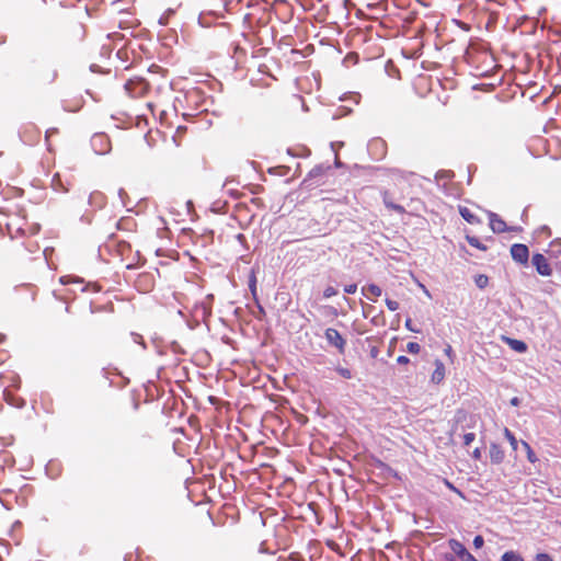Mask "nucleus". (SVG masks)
I'll return each mask as SVG.
<instances>
[{"label": "nucleus", "instance_id": "1", "mask_svg": "<svg viewBox=\"0 0 561 561\" xmlns=\"http://www.w3.org/2000/svg\"><path fill=\"white\" fill-rule=\"evenodd\" d=\"M124 89L126 93L134 99L144 98L149 92L150 85L149 83L142 79V78H134L129 79L125 85Z\"/></svg>", "mask_w": 561, "mask_h": 561}, {"label": "nucleus", "instance_id": "2", "mask_svg": "<svg viewBox=\"0 0 561 561\" xmlns=\"http://www.w3.org/2000/svg\"><path fill=\"white\" fill-rule=\"evenodd\" d=\"M329 169L330 168H323L321 165L314 167L309 171L307 176L304 179V181L301 182V186L307 190H311L313 187L324 184V178Z\"/></svg>", "mask_w": 561, "mask_h": 561}, {"label": "nucleus", "instance_id": "3", "mask_svg": "<svg viewBox=\"0 0 561 561\" xmlns=\"http://www.w3.org/2000/svg\"><path fill=\"white\" fill-rule=\"evenodd\" d=\"M324 335L327 341L336 347L340 354H344L346 342L336 329L328 328Z\"/></svg>", "mask_w": 561, "mask_h": 561}, {"label": "nucleus", "instance_id": "4", "mask_svg": "<svg viewBox=\"0 0 561 561\" xmlns=\"http://www.w3.org/2000/svg\"><path fill=\"white\" fill-rule=\"evenodd\" d=\"M511 255L517 263L527 264L529 251L525 244L515 243L511 247Z\"/></svg>", "mask_w": 561, "mask_h": 561}, {"label": "nucleus", "instance_id": "5", "mask_svg": "<svg viewBox=\"0 0 561 561\" xmlns=\"http://www.w3.org/2000/svg\"><path fill=\"white\" fill-rule=\"evenodd\" d=\"M533 265L536 267L537 272L542 276H550L552 270L547 261V259L540 254L536 253L533 255Z\"/></svg>", "mask_w": 561, "mask_h": 561}, {"label": "nucleus", "instance_id": "6", "mask_svg": "<svg viewBox=\"0 0 561 561\" xmlns=\"http://www.w3.org/2000/svg\"><path fill=\"white\" fill-rule=\"evenodd\" d=\"M154 286V279L153 276L150 273H141L138 275L136 279V287L142 291L148 293L152 290Z\"/></svg>", "mask_w": 561, "mask_h": 561}, {"label": "nucleus", "instance_id": "7", "mask_svg": "<svg viewBox=\"0 0 561 561\" xmlns=\"http://www.w3.org/2000/svg\"><path fill=\"white\" fill-rule=\"evenodd\" d=\"M489 219H490V227L493 232L501 233L507 229L504 220H502L496 214L489 213Z\"/></svg>", "mask_w": 561, "mask_h": 561}, {"label": "nucleus", "instance_id": "8", "mask_svg": "<svg viewBox=\"0 0 561 561\" xmlns=\"http://www.w3.org/2000/svg\"><path fill=\"white\" fill-rule=\"evenodd\" d=\"M502 340L515 352L525 353L527 351V345L525 342L520 340H515L508 336H502Z\"/></svg>", "mask_w": 561, "mask_h": 561}, {"label": "nucleus", "instance_id": "9", "mask_svg": "<svg viewBox=\"0 0 561 561\" xmlns=\"http://www.w3.org/2000/svg\"><path fill=\"white\" fill-rule=\"evenodd\" d=\"M445 366L444 364L436 359L435 360V370L432 374L431 380L434 383H440L445 379Z\"/></svg>", "mask_w": 561, "mask_h": 561}, {"label": "nucleus", "instance_id": "10", "mask_svg": "<svg viewBox=\"0 0 561 561\" xmlns=\"http://www.w3.org/2000/svg\"><path fill=\"white\" fill-rule=\"evenodd\" d=\"M490 459L492 462L494 463H500L503 461L504 459V451L502 450V448L496 445V444H492L491 447H490Z\"/></svg>", "mask_w": 561, "mask_h": 561}, {"label": "nucleus", "instance_id": "11", "mask_svg": "<svg viewBox=\"0 0 561 561\" xmlns=\"http://www.w3.org/2000/svg\"><path fill=\"white\" fill-rule=\"evenodd\" d=\"M448 545H449V548L451 549V551L457 556L459 557L460 559L468 552V550L466 549V547L458 540L456 539H450L448 541Z\"/></svg>", "mask_w": 561, "mask_h": 561}, {"label": "nucleus", "instance_id": "12", "mask_svg": "<svg viewBox=\"0 0 561 561\" xmlns=\"http://www.w3.org/2000/svg\"><path fill=\"white\" fill-rule=\"evenodd\" d=\"M459 214L461 215V217L469 224L471 225H474V224H479L480 220L478 219V217L467 207L465 206H460L459 207Z\"/></svg>", "mask_w": 561, "mask_h": 561}, {"label": "nucleus", "instance_id": "13", "mask_svg": "<svg viewBox=\"0 0 561 561\" xmlns=\"http://www.w3.org/2000/svg\"><path fill=\"white\" fill-rule=\"evenodd\" d=\"M363 293L366 298L375 300L377 297L381 295V288L376 285H369L363 288Z\"/></svg>", "mask_w": 561, "mask_h": 561}, {"label": "nucleus", "instance_id": "14", "mask_svg": "<svg viewBox=\"0 0 561 561\" xmlns=\"http://www.w3.org/2000/svg\"><path fill=\"white\" fill-rule=\"evenodd\" d=\"M501 561H524V559L519 553L511 550V551H506L502 556Z\"/></svg>", "mask_w": 561, "mask_h": 561}, {"label": "nucleus", "instance_id": "15", "mask_svg": "<svg viewBox=\"0 0 561 561\" xmlns=\"http://www.w3.org/2000/svg\"><path fill=\"white\" fill-rule=\"evenodd\" d=\"M522 447L525 449L527 454V458L530 462H535L537 460L535 453L533 451L531 447L528 443L522 440L520 442Z\"/></svg>", "mask_w": 561, "mask_h": 561}, {"label": "nucleus", "instance_id": "16", "mask_svg": "<svg viewBox=\"0 0 561 561\" xmlns=\"http://www.w3.org/2000/svg\"><path fill=\"white\" fill-rule=\"evenodd\" d=\"M504 435L505 437L507 438V440L510 442L512 448L514 450H517L518 448V442L517 439L515 438V436L513 435V433L508 430V428H505L504 430Z\"/></svg>", "mask_w": 561, "mask_h": 561}, {"label": "nucleus", "instance_id": "17", "mask_svg": "<svg viewBox=\"0 0 561 561\" xmlns=\"http://www.w3.org/2000/svg\"><path fill=\"white\" fill-rule=\"evenodd\" d=\"M550 248L554 255H561V239L552 241Z\"/></svg>", "mask_w": 561, "mask_h": 561}, {"label": "nucleus", "instance_id": "18", "mask_svg": "<svg viewBox=\"0 0 561 561\" xmlns=\"http://www.w3.org/2000/svg\"><path fill=\"white\" fill-rule=\"evenodd\" d=\"M467 241L469 242L470 245H472L477 249L485 250V247L482 245L481 242L479 241V239L476 237H467Z\"/></svg>", "mask_w": 561, "mask_h": 561}, {"label": "nucleus", "instance_id": "19", "mask_svg": "<svg viewBox=\"0 0 561 561\" xmlns=\"http://www.w3.org/2000/svg\"><path fill=\"white\" fill-rule=\"evenodd\" d=\"M336 371H337V374H339L341 377H343V378H345V379H351V378H352V376H353V375H352V371H351L348 368L337 367V368H336Z\"/></svg>", "mask_w": 561, "mask_h": 561}, {"label": "nucleus", "instance_id": "20", "mask_svg": "<svg viewBox=\"0 0 561 561\" xmlns=\"http://www.w3.org/2000/svg\"><path fill=\"white\" fill-rule=\"evenodd\" d=\"M420 348H421L420 345L415 342H410L407 345L408 352H410L412 354H417L420 352Z\"/></svg>", "mask_w": 561, "mask_h": 561}, {"label": "nucleus", "instance_id": "21", "mask_svg": "<svg viewBox=\"0 0 561 561\" xmlns=\"http://www.w3.org/2000/svg\"><path fill=\"white\" fill-rule=\"evenodd\" d=\"M488 280H489V279H488V277H486V276H484V275H479V276L477 277V279H476V284L478 285V287L483 288V287H485V286H486Z\"/></svg>", "mask_w": 561, "mask_h": 561}, {"label": "nucleus", "instance_id": "22", "mask_svg": "<svg viewBox=\"0 0 561 561\" xmlns=\"http://www.w3.org/2000/svg\"><path fill=\"white\" fill-rule=\"evenodd\" d=\"M483 545H484V539H483V537H482V536H480V535L476 536V537H474V539H473V546H474V548H476V549H480V548H482V547H483Z\"/></svg>", "mask_w": 561, "mask_h": 561}, {"label": "nucleus", "instance_id": "23", "mask_svg": "<svg viewBox=\"0 0 561 561\" xmlns=\"http://www.w3.org/2000/svg\"><path fill=\"white\" fill-rule=\"evenodd\" d=\"M336 294H337L336 289L332 286L327 287L323 291V296L325 298H330L332 296H335Z\"/></svg>", "mask_w": 561, "mask_h": 561}, {"label": "nucleus", "instance_id": "24", "mask_svg": "<svg viewBox=\"0 0 561 561\" xmlns=\"http://www.w3.org/2000/svg\"><path fill=\"white\" fill-rule=\"evenodd\" d=\"M476 438V435L473 433H467L463 435V444L466 446H469Z\"/></svg>", "mask_w": 561, "mask_h": 561}, {"label": "nucleus", "instance_id": "25", "mask_svg": "<svg viewBox=\"0 0 561 561\" xmlns=\"http://www.w3.org/2000/svg\"><path fill=\"white\" fill-rule=\"evenodd\" d=\"M446 486L449 488L451 491H454L456 494H458L460 497L465 499V495L463 493L458 490L456 486H454V484H451L449 481L445 480L444 481Z\"/></svg>", "mask_w": 561, "mask_h": 561}, {"label": "nucleus", "instance_id": "26", "mask_svg": "<svg viewBox=\"0 0 561 561\" xmlns=\"http://www.w3.org/2000/svg\"><path fill=\"white\" fill-rule=\"evenodd\" d=\"M249 287L251 289V293L253 295H255V293H256V278H255L254 274H252V276L250 278Z\"/></svg>", "mask_w": 561, "mask_h": 561}, {"label": "nucleus", "instance_id": "27", "mask_svg": "<svg viewBox=\"0 0 561 561\" xmlns=\"http://www.w3.org/2000/svg\"><path fill=\"white\" fill-rule=\"evenodd\" d=\"M536 561H553V559L548 553H538Z\"/></svg>", "mask_w": 561, "mask_h": 561}, {"label": "nucleus", "instance_id": "28", "mask_svg": "<svg viewBox=\"0 0 561 561\" xmlns=\"http://www.w3.org/2000/svg\"><path fill=\"white\" fill-rule=\"evenodd\" d=\"M356 290H357V285L356 284H350V285H346L344 287V291L346 294H354V293H356Z\"/></svg>", "mask_w": 561, "mask_h": 561}, {"label": "nucleus", "instance_id": "29", "mask_svg": "<svg viewBox=\"0 0 561 561\" xmlns=\"http://www.w3.org/2000/svg\"><path fill=\"white\" fill-rule=\"evenodd\" d=\"M379 145H383V141L381 139L374 140L369 144V149L373 150L375 147H378Z\"/></svg>", "mask_w": 561, "mask_h": 561}, {"label": "nucleus", "instance_id": "30", "mask_svg": "<svg viewBox=\"0 0 561 561\" xmlns=\"http://www.w3.org/2000/svg\"><path fill=\"white\" fill-rule=\"evenodd\" d=\"M399 308L398 302L388 300V309L389 310H397Z\"/></svg>", "mask_w": 561, "mask_h": 561}, {"label": "nucleus", "instance_id": "31", "mask_svg": "<svg viewBox=\"0 0 561 561\" xmlns=\"http://www.w3.org/2000/svg\"><path fill=\"white\" fill-rule=\"evenodd\" d=\"M444 352H445V354H446L450 359H453V355H454V353H453V348H451V346H450V345H447V346H446V348L444 350Z\"/></svg>", "mask_w": 561, "mask_h": 561}, {"label": "nucleus", "instance_id": "32", "mask_svg": "<svg viewBox=\"0 0 561 561\" xmlns=\"http://www.w3.org/2000/svg\"><path fill=\"white\" fill-rule=\"evenodd\" d=\"M397 362H398L399 364H407V363H409V358H408L407 356H403V355H402V356H399V357H398Z\"/></svg>", "mask_w": 561, "mask_h": 561}, {"label": "nucleus", "instance_id": "33", "mask_svg": "<svg viewBox=\"0 0 561 561\" xmlns=\"http://www.w3.org/2000/svg\"><path fill=\"white\" fill-rule=\"evenodd\" d=\"M147 107L151 112V114L154 116V107H156L154 104L149 102V103H147Z\"/></svg>", "mask_w": 561, "mask_h": 561}, {"label": "nucleus", "instance_id": "34", "mask_svg": "<svg viewBox=\"0 0 561 561\" xmlns=\"http://www.w3.org/2000/svg\"><path fill=\"white\" fill-rule=\"evenodd\" d=\"M389 208L394 209L397 211H401L402 210V207H400L398 205H393V204H388V209Z\"/></svg>", "mask_w": 561, "mask_h": 561}, {"label": "nucleus", "instance_id": "35", "mask_svg": "<svg viewBox=\"0 0 561 561\" xmlns=\"http://www.w3.org/2000/svg\"><path fill=\"white\" fill-rule=\"evenodd\" d=\"M511 404L514 407H517L519 404V399L517 397H514L511 399Z\"/></svg>", "mask_w": 561, "mask_h": 561}, {"label": "nucleus", "instance_id": "36", "mask_svg": "<svg viewBox=\"0 0 561 561\" xmlns=\"http://www.w3.org/2000/svg\"><path fill=\"white\" fill-rule=\"evenodd\" d=\"M378 353H379V351L376 347H371V350H370L371 357H374V358L377 357Z\"/></svg>", "mask_w": 561, "mask_h": 561}, {"label": "nucleus", "instance_id": "37", "mask_svg": "<svg viewBox=\"0 0 561 561\" xmlns=\"http://www.w3.org/2000/svg\"><path fill=\"white\" fill-rule=\"evenodd\" d=\"M480 455H481L480 449H478V448H477V449H474V451H473V457L478 459V458H480Z\"/></svg>", "mask_w": 561, "mask_h": 561}, {"label": "nucleus", "instance_id": "38", "mask_svg": "<svg viewBox=\"0 0 561 561\" xmlns=\"http://www.w3.org/2000/svg\"><path fill=\"white\" fill-rule=\"evenodd\" d=\"M405 325H407V328H408L409 330H411V331H415L414 329H412V328H411V319H407V321H405Z\"/></svg>", "mask_w": 561, "mask_h": 561}, {"label": "nucleus", "instance_id": "39", "mask_svg": "<svg viewBox=\"0 0 561 561\" xmlns=\"http://www.w3.org/2000/svg\"><path fill=\"white\" fill-rule=\"evenodd\" d=\"M541 230H542L543 232H549V228H548L547 226H543V227L541 228Z\"/></svg>", "mask_w": 561, "mask_h": 561}, {"label": "nucleus", "instance_id": "40", "mask_svg": "<svg viewBox=\"0 0 561 561\" xmlns=\"http://www.w3.org/2000/svg\"><path fill=\"white\" fill-rule=\"evenodd\" d=\"M185 130V127H178V131H184Z\"/></svg>", "mask_w": 561, "mask_h": 561}, {"label": "nucleus", "instance_id": "41", "mask_svg": "<svg viewBox=\"0 0 561 561\" xmlns=\"http://www.w3.org/2000/svg\"><path fill=\"white\" fill-rule=\"evenodd\" d=\"M446 561H455L453 558L446 557Z\"/></svg>", "mask_w": 561, "mask_h": 561}, {"label": "nucleus", "instance_id": "42", "mask_svg": "<svg viewBox=\"0 0 561 561\" xmlns=\"http://www.w3.org/2000/svg\"><path fill=\"white\" fill-rule=\"evenodd\" d=\"M3 341V335L0 334V343Z\"/></svg>", "mask_w": 561, "mask_h": 561}]
</instances>
